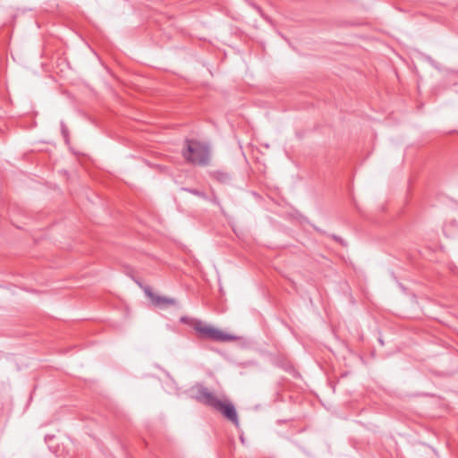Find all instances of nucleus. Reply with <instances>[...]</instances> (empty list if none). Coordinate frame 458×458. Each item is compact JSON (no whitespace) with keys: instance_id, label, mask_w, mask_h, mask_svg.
<instances>
[{"instance_id":"7ed1b4c3","label":"nucleus","mask_w":458,"mask_h":458,"mask_svg":"<svg viewBox=\"0 0 458 458\" xmlns=\"http://www.w3.org/2000/svg\"><path fill=\"white\" fill-rule=\"evenodd\" d=\"M195 325V331L198 334V336L201 339H208L216 342H228L235 339L233 335L226 334L201 320L200 322H197Z\"/></svg>"},{"instance_id":"20e7f679","label":"nucleus","mask_w":458,"mask_h":458,"mask_svg":"<svg viewBox=\"0 0 458 458\" xmlns=\"http://www.w3.org/2000/svg\"><path fill=\"white\" fill-rule=\"evenodd\" d=\"M144 292L146 295L150 298L152 303L157 307L164 309L167 306L176 304L175 299L155 294L154 293H152L149 287H147Z\"/></svg>"},{"instance_id":"f03ea898","label":"nucleus","mask_w":458,"mask_h":458,"mask_svg":"<svg viewBox=\"0 0 458 458\" xmlns=\"http://www.w3.org/2000/svg\"><path fill=\"white\" fill-rule=\"evenodd\" d=\"M186 148L182 150L183 157L190 163L207 165L210 158L208 147L197 140H187Z\"/></svg>"},{"instance_id":"423d86ee","label":"nucleus","mask_w":458,"mask_h":458,"mask_svg":"<svg viewBox=\"0 0 458 458\" xmlns=\"http://www.w3.org/2000/svg\"><path fill=\"white\" fill-rule=\"evenodd\" d=\"M180 321L182 323H183V324L190 325L191 327H192L194 328V330H196V325L195 324L197 322H200L199 319H197V318H189V317H186V316L181 317Z\"/></svg>"},{"instance_id":"0eeeda50","label":"nucleus","mask_w":458,"mask_h":458,"mask_svg":"<svg viewBox=\"0 0 458 458\" xmlns=\"http://www.w3.org/2000/svg\"><path fill=\"white\" fill-rule=\"evenodd\" d=\"M187 191L189 192H191V194H193V195H196V196L203 198V199H207L206 194L204 192L200 191H198V190H195V189H189Z\"/></svg>"},{"instance_id":"6e6552de","label":"nucleus","mask_w":458,"mask_h":458,"mask_svg":"<svg viewBox=\"0 0 458 458\" xmlns=\"http://www.w3.org/2000/svg\"><path fill=\"white\" fill-rule=\"evenodd\" d=\"M240 439H241V442L244 444V437H241Z\"/></svg>"},{"instance_id":"39448f33","label":"nucleus","mask_w":458,"mask_h":458,"mask_svg":"<svg viewBox=\"0 0 458 458\" xmlns=\"http://www.w3.org/2000/svg\"><path fill=\"white\" fill-rule=\"evenodd\" d=\"M212 177L222 183L229 182L231 176L228 173L224 171H215L212 173Z\"/></svg>"},{"instance_id":"f257e3e1","label":"nucleus","mask_w":458,"mask_h":458,"mask_svg":"<svg viewBox=\"0 0 458 458\" xmlns=\"http://www.w3.org/2000/svg\"><path fill=\"white\" fill-rule=\"evenodd\" d=\"M192 397L208 406L220 411L226 419L232 421L236 427L239 426L237 411L233 404L229 401L220 400L212 392L202 385H196L191 389Z\"/></svg>"}]
</instances>
